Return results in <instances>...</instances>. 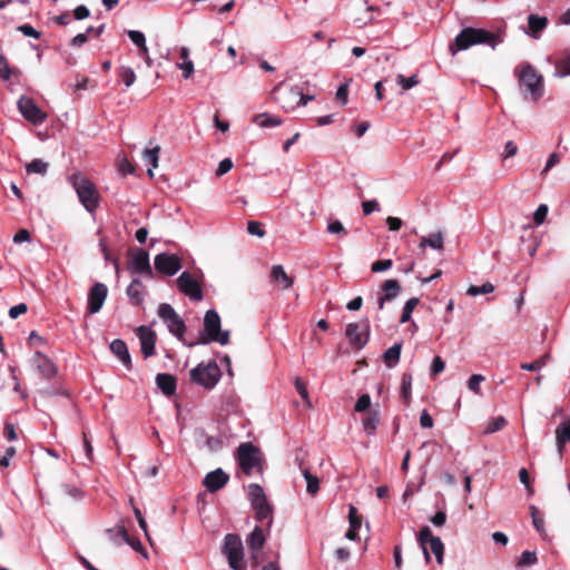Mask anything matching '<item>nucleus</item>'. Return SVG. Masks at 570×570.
<instances>
[{"label":"nucleus","mask_w":570,"mask_h":570,"mask_svg":"<svg viewBox=\"0 0 570 570\" xmlns=\"http://www.w3.org/2000/svg\"><path fill=\"white\" fill-rule=\"evenodd\" d=\"M501 42H503V37L500 33L471 27L461 30L454 40L456 51L466 50L475 45H487L495 49Z\"/></svg>","instance_id":"1"},{"label":"nucleus","mask_w":570,"mask_h":570,"mask_svg":"<svg viewBox=\"0 0 570 570\" xmlns=\"http://www.w3.org/2000/svg\"><path fill=\"white\" fill-rule=\"evenodd\" d=\"M213 342L227 345L229 343V331H223L219 314L215 309H208L204 316V328L199 337L196 342L188 343L187 346L207 345Z\"/></svg>","instance_id":"2"},{"label":"nucleus","mask_w":570,"mask_h":570,"mask_svg":"<svg viewBox=\"0 0 570 570\" xmlns=\"http://www.w3.org/2000/svg\"><path fill=\"white\" fill-rule=\"evenodd\" d=\"M68 181L83 208L90 214L95 213L99 206V193L95 184L80 173L70 175Z\"/></svg>","instance_id":"3"},{"label":"nucleus","mask_w":570,"mask_h":570,"mask_svg":"<svg viewBox=\"0 0 570 570\" xmlns=\"http://www.w3.org/2000/svg\"><path fill=\"white\" fill-rule=\"evenodd\" d=\"M248 500L252 509L255 511V519L265 531L269 532L273 524V508L268 502L264 489L257 483L248 485Z\"/></svg>","instance_id":"4"},{"label":"nucleus","mask_w":570,"mask_h":570,"mask_svg":"<svg viewBox=\"0 0 570 570\" xmlns=\"http://www.w3.org/2000/svg\"><path fill=\"white\" fill-rule=\"evenodd\" d=\"M274 98L285 111H292L299 106H305L314 99V96L305 95L298 86L282 83L274 89Z\"/></svg>","instance_id":"5"},{"label":"nucleus","mask_w":570,"mask_h":570,"mask_svg":"<svg viewBox=\"0 0 570 570\" xmlns=\"http://www.w3.org/2000/svg\"><path fill=\"white\" fill-rule=\"evenodd\" d=\"M190 381L203 386L206 390L214 389L222 377L219 366L215 361L199 363L189 372Z\"/></svg>","instance_id":"6"},{"label":"nucleus","mask_w":570,"mask_h":570,"mask_svg":"<svg viewBox=\"0 0 570 570\" xmlns=\"http://www.w3.org/2000/svg\"><path fill=\"white\" fill-rule=\"evenodd\" d=\"M416 540H417L420 548L422 549V552L424 554V559L426 562H430V560H431V556L428 550V546H430L431 552L434 554L436 562L439 564L443 563L444 544H443L441 538L432 535V531H431L430 527H428V525L422 527L417 533Z\"/></svg>","instance_id":"7"},{"label":"nucleus","mask_w":570,"mask_h":570,"mask_svg":"<svg viewBox=\"0 0 570 570\" xmlns=\"http://www.w3.org/2000/svg\"><path fill=\"white\" fill-rule=\"evenodd\" d=\"M158 316L166 324L170 334L178 338V341L183 342L185 345L188 343L184 340V334L186 331V324L184 320L178 315L175 308L167 303H161L158 306Z\"/></svg>","instance_id":"8"},{"label":"nucleus","mask_w":570,"mask_h":570,"mask_svg":"<svg viewBox=\"0 0 570 570\" xmlns=\"http://www.w3.org/2000/svg\"><path fill=\"white\" fill-rule=\"evenodd\" d=\"M237 463L246 475L261 466V451L252 442L240 443L237 448Z\"/></svg>","instance_id":"9"},{"label":"nucleus","mask_w":570,"mask_h":570,"mask_svg":"<svg viewBox=\"0 0 570 570\" xmlns=\"http://www.w3.org/2000/svg\"><path fill=\"white\" fill-rule=\"evenodd\" d=\"M222 551L224 556H226L228 564L233 570L243 569L242 561L244 559V547L238 534L227 533L224 538Z\"/></svg>","instance_id":"10"},{"label":"nucleus","mask_w":570,"mask_h":570,"mask_svg":"<svg viewBox=\"0 0 570 570\" xmlns=\"http://www.w3.org/2000/svg\"><path fill=\"white\" fill-rule=\"evenodd\" d=\"M519 80L520 83L530 92L533 101H538L543 96V78L532 66L527 65L522 68Z\"/></svg>","instance_id":"11"},{"label":"nucleus","mask_w":570,"mask_h":570,"mask_svg":"<svg viewBox=\"0 0 570 570\" xmlns=\"http://www.w3.org/2000/svg\"><path fill=\"white\" fill-rule=\"evenodd\" d=\"M17 106L22 117L35 126L41 125L47 119V114L30 97L21 96L18 99Z\"/></svg>","instance_id":"12"},{"label":"nucleus","mask_w":570,"mask_h":570,"mask_svg":"<svg viewBox=\"0 0 570 570\" xmlns=\"http://www.w3.org/2000/svg\"><path fill=\"white\" fill-rule=\"evenodd\" d=\"M128 271L130 274L142 275L147 278H154V272L150 266L149 254L144 248L136 249L128 261Z\"/></svg>","instance_id":"13"},{"label":"nucleus","mask_w":570,"mask_h":570,"mask_svg":"<svg viewBox=\"0 0 570 570\" xmlns=\"http://www.w3.org/2000/svg\"><path fill=\"white\" fill-rule=\"evenodd\" d=\"M345 334L353 347L356 350L363 348L367 344L370 337L368 320L366 318L362 322L347 324Z\"/></svg>","instance_id":"14"},{"label":"nucleus","mask_w":570,"mask_h":570,"mask_svg":"<svg viewBox=\"0 0 570 570\" xmlns=\"http://www.w3.org/2000/svg\"><path fill=\"white\" fill-rule=\"evenodd\" d=\"M154 266L157 272L167 276H174L181 268V262L177 255L160 253L155 256Z\"/></svg>","instance_id":"15"},{"label":"nucleus","mask_w":570,"mask_h":570,"mask_svg":"<svg viewBox=\"0 0 570 570\" xmlns=\"http://www.w3.org/2000/svg\"><path fill=\"white\" fill-rule=\"evenodd\" d=\"M178 289L191 301H202L204 295L200 285L188 272H183L177 278Z\"/></svg>","instance_id":"16"},{"label":"nucleus","mask_w":570,"mask_h":570,"mask_svg":"<svg viewBox=\"0 0 570 570\" xmlns=\"http://www.w3.org/2000/svg\"><path fill=\"white\" fill-rule=\"evenodd\" d=\"M108 295V287L104 283H96L88 293V311L90 314L98 313Z\"/></svg>","instance_id":"17"},{"label":"nucleus","mask_w":570,"mask_h":570,"mask_svg":"<svg viewBox=\"0 0 570 570\" xmlns=\"http://www.w3.org/2000/svg\"><path fill=\"white\" fill-rule=\"evenodd\" d=\"M32 365L43 380H51L57 373V367L52 361L41 352H36L32 357Z\"/></svg>","instance_id":"18"},{"label":"nucleus","mask_w":570,"mask_h":570,"mask_svg":"<svg viewBox=\"0 0 570 570\" xmlns=\"http://www.w3.org/2000/svg\"><path fill=\"white\" fill-rule=\"evenodd\" d=\"M137 335L140 341V350L145 358H148L155 354L156 345V333L142 325L137 328Z\"/></svg>","instance_id":"19"},{"label":"nucleus","mask_w":570,"mask_h":570,"mask_svg":"<svg viewBox=\"0 0 570 570\" xmlns=\"http://www.w3.org/2000/svg\"><path fill=\"white\" fill-rule=\"evenodd\" d=\"M229 481V475L220 468L207 473L203 480L206 489L215 493L223 489Z\"/></svg>","instance_id":"20"},{"label":"nucleus","mask_w":570,"mask_h":570,"mask_svg":"<svg viewBox=\"0 0 570 570\" xmlns=\"http://www.w3.org/2000/svg\"><path fill=\"white\" fill-rule=\"evenodd\" d=\"M266 541V535L264 533V529L261 525H256L253 531L247 535L246 543L249 550V553L253 559L258 558L264 544Z\"/></svg>","instance_id":"21"},{"label":"nucleus","mask_w":570,"mask_h":570,"mask_svg":"<svg viewBox=\"0 0 570 570\" xmlns=\"http://www.w3.org/2000/svg\"><path fill=\"white\" fill-rule=\"evenodd\" d=\"M126 294L132 305L140 306L145 301V286L138 278L132 279L126 289Z\"/></svg>","instance_id":"22"},{"label":"nucleus","mask_w":570,"mask_h":570,"mask_svg":"<svg viewBox=\"0 0 570 570\" xmlns=\"http://www.w3.org/2000/svg\"><path fill=\"white\" fill-rule=\"evenodd\" d=\"M110 351L121 362L124 366H131V357L125 341L116 338L110 343Z\"/></svg>","instance_id":"23"},{"label":"nucleus","mask_w":570,"mask_h":570,"mask_svg":"<svg viewBox=\"0 0 570 570\" xmlns=\"http://www.w3.org/2000/svg\"><path fill=\"white\" fill-rule=\"evenodd\" d=\"M156 384L166 396L173 395L177 389V382L175 376L168 373L157 374Z\"/></svg>","instance_id":"24"},{"label":"nucleus","mask_w":570,"mask_h":570,"mask_svg":"<svg viewBox=\"0 0 570 570\" xmlns=\"http://www.w3.org/2000/svg\"><path fill=\"white\" fill-rule=\"evenodd\" d=\"M271 281L277 283L283 289H288L294 284L293 278L287 275L282 265H274L272 267Z\"/></svg>","instance_id":"25"},{"label":"nucleus","mask_w":570,"mask_h":570,"mask_svg":"<svg viewBox=\"0 0 570 570\" xmlns=\"http://www.w3.org/2000/svg\"><path fill=\"white\" fill-rule=\"evenodd\" d=\"M556 442L559 452L570 442V416L563 420L556 430Z\"/></svg>","instance_id":"26"},{"label":"nucleus","mask_w":570,"mask_h":570,"mask_svg":"<svg viewBox=\"0 0 570 570\" xmlns=\"http://www.w3.org/2000/svg\"><path fill=\"white\" fill-rule=\"evenodd\" d=\"M402 351V343H394L391 347H389L384 354L383 360L389 368H393L397 365Z\"/></svg>","instance_id":"27"},{"label":"nucleus","mask_w":570,"mask_h":570,"mask_svg":"<svg viewBox=\"0 0 570 570\" xmlns=\"http://www.w3.org/2000/svg\"><path fill=\"white\" fill-rule=\"evenodd\" d=\"M548 20L544 17L538 14H530L528 17V26L530 29V36L534 39L540 37L541 31L547 27Z\"/></svg>","instance_id":"28"},{"label":"nucleus","mask_w":570,"mask_h":570,"mask_svg":"<svg viewBox=\"0 0 570 570\" xmlns=\"http://www.w3.org/2000/svg\"><path fill=\"white\" fill-rule=\"evenodd\" d=\"M379 423H380L379 410L368 411V413L362 420L364 431L366 432L367 435L375 434Z\"/></svg>","instance_id":"29"},{"label":"nucleus","mask_w":570,"mask_h":570,"mask_svg":"<svg viewBox=\"0 0 570 570\" xmlns=\"http://www.w3.org/2000/svg\"><path fill=\"white\" fill-rule=\"evenodd\" d=\"M554 76L559 78L570 76V48L566 49L562 57L556 62Z\"/></svg>","instance_id":"30"},{"label":"nucleus","mask_w":570,"mask_h":570,"mask_svg":"<svg viewBox=\"0 0 570 570\" xmlns=\"http://www.w3.org/2000/svg\"><path fill=\"white\" fill-rule=\"evenodd\" d=\"M420 247H431L433 249H443V235L441 232L424 236L421 238Z\"/></svg>","instance_id":"31"},{"label":"nucleus","mask_w":570,"mask_h":570,"mask_svg":"<svg viewBox=\"0 0 570 570\" xmlns=\"http://www.w3.org/2000/svg\"><path fill=\"white\" fill-rule=\"evenodd\" d=\"M160 147L155 146L154 148H146L142 153V159L147 165H150L151 168L148 169V174L153 176V168L158 167Z\"/></svg>","instance_id":"32"},{"label":"nucleus","mask_w":570,"mask_h":570,"mask_svg":"<svg viewBox=\"0 0 570 570\" xmlns=\"http://www.w3.org/2000/svg\"><path fill=\"white\" fill-rule=\"evenodd\" d=\"M381 288L389 301H393L401 292V286L395 279H386Z\"/></svg>","instance_id":"33"},{"label":"nucleus","mask_w":570,"mask_h":570,"mask_svg":"<svg viewBox=\"0 0 570 570\" xmlns=\"http://www.w3.org/2000/svg\"><path fill=\"white\" fill-rule=\"evenodd\" d=\"M107 534H108L109 540L115 546H121L122 543H125V541L128 540V535H129L127 530L125 529V527L108 529Z\"/></svg>","instance_id":"34"},{"label":"nucleus","mask_w":570,"mask_h":570,"mask_svg":"<svg viewBox=\"0 0 570 570\" xmlns=\"http://www.w3.org/2000/svg\"><path fill=\"white\" fill-rule=\"evenodd\" d=\"M254 121L262 128L277 127L282 124V119L279 117L268 114L257 115Z\"/></svg>","instance_id":"35"},{"label":"nucleus","mask_w":570,"mask_h":570,"mask_svg":"<svg viewBox=\"0 0 570 570\" xmlns=\"http://www.w3.org/2000/svg\"><path fill=\"white\" fill-rule=\"evenodd\" d=\"M302 474L306 480V491L312 495L316 494L320 490L318 478L313 475L306 468H302Z\"/></svg>","instance_id":"36"},{"label":"nucleus","mask_w":570,"mask_h":570,"mask_svg":"<svg viewBox=\"0 0 570 570\" xmlns=\"http://www.w3.org/2000/svg\"><path fill=\"white\" fill-rule=\"evenodd\" d=\"M48 163L42 159L36 158L26 165V170L28 174H39L46 175L48 171Z\"/></svg>","instance_id":"37"},{"label":"nucleus","mask_w":570,"mask_h":570,"mask_svg":"<svg viewBox=\"0 0 570 570\" xmlns=\"http://www.w3.org/2000/svg\"><path fill=\"white\" fill-rule=\"evenodd\" d=\"M129 39L138 47L139 53H147L146 37L141 31L128 30Z\"/></svg>","instance_id":"38"},{"label":"nucleus","mask_w":570,"mask_h":570,"mask_svg":"<svg viewBox=\"0 0 570 570\" xmlns=\"http://www.w3.org/2000/svg\"><path fill=\"white\" fill-rule=\"evenodd\" d=\"M493 291H494L493 284H491L490 282H487V283L482 284L481 286H476V285L469 286V288L466 289V294L469 296L475 297L478 295L490 294Z\"/></svg>","instance_id":"39"},{"label":"nucleus","mask_w":570,"mask_h":570,"mask_svg":"<svg viewBox=\"0 0 570 570\" xmlns=\"http://www.w3.org/2000/svg\"><path fill=\"white\" fill-rule=\"evenodd\" d=\"M118 75L127 88L131 87L136 81V73L131 67L122 66Z\"/></svg>","instance_id":"40"},{"label":"nucleus","mask_w":570,"mask_h":570,"mask_svg":"<svg viewBox=\"0 0 570 570\" xmlns=\"http://www.w3.org/2000/svg\"><path fill=\"white\" fill-rule=\"evenodd\" d=\"M419 304V298L417 297H411L410 299H407L403 306V311H402V315H401V320L400 322L402 324L409 322L411 320V316H412V313H413V309L415 308V306Z\"/></svg>","instance_id":"41"},{"label":"nucleus","mask_w":570,"mask_h":570,"mask_svg":"<svg viewBox=\"0 0 570 570\" xmlns=\"http://www.w3.org/2000/svg\"><path fill=\"white\" fill-rule=\"evenodd\" d=\"M532 524L535 530L542 535L544 533V518L539 512L535 505H530Z\"/></svg>","instance_id":"42"},{"label":"nucleus","mask_w":570,"mask_h":570,"mask_svg":"<svg viewBox=\"0 0 570 570\" xmlns=\"http://www.w3.org/2000/svg\"><path fill=\"white\" fill-rule=\"evenodd\" d=\"M548 358H549V355L546 354L543 356H541L540 358L533 361V362H530V363H522L520 366L522 370L524 371H529V372H537V371H540L541 368H543L548 362Z\"/></svg>","instance_id":"43"},{"label":"nucleus","mask_w":570,"mask_h":570,"mask_svg":"<svg viewBox=\"0 0 570 570\" xmlns=\"http://www.w3.org/2000/svg\"><path fill=\"white\" fill-rule=\"evenodd\" d=\"M411 390H412V375L410 373H404L402 375L401 382V394L405 402H409L411 399Z\"/></svg>","instance_id":"44"},{"label":"nucleus","mask_w":570,"mask_h":570,"mask_svg":"<svg viewBox=\"0 0 570 570\" xmlns=\"http://www.w3.org/2000/svg\"><path fill=\"white\" fill-rule=\"evenodd\" d=\"M507 424V420L503 416H497L494 417L485 428L484 433L485 434H492L501 429H503Z\"/></svg>","instance_id":"45"},{"label":"nucleus","mask_w":570,"mask_h":570,"mask_svg":"<svg viewBox=\"0 0 570 570\" xmlns=\"http://www.w3.org/2000/svg\"><path fill=\"white\" fill-rule=\"evenodd\" d=\"M538 561L537 554L534 551L525 550L521 553L518 566L519 567H529L533 566Z\"/></svg>","instance_id":"46"},{"label":"nucleus","mask_w":570,"mask_h":570,"mask_svg":"<svg viewBox=\"0 0 570 570\" xmlns=\"http://www.w3.org/2000/svg\"><path fill=\"white\" fill-rule=\"evenodd\" d=\"M485 380V377L481 374H472L468 380V389L474 394L480 395V384Z\"/></svg>","instance_id":"47"},{"label":"nucleus","mask_w":570,"mask_h":570,"mask_svg":"<svg viewBox=\"0 0 570 570\" xmlns=\"http://www.w3.org/2000/svg\"><path fill=\"white\" fill-rule=\"evenodd\" d=\"M397 83L402 87L403 90H410L414 86L419 83V79L415 75L411 77H404L403 75H397Z\"/></svg>","instance_id":"48"},{"label":"nucleus","mask_w":570,"mask_h":570,"mask_svg":"<svg viewBox=\"0 0 570 570\" xmlns=\"http://www.w3.org/2000/svg\"><path fill=\"white\" fill-rule=\"evenodd\" d=\"M548 212H549V208L546 204H541L538 206V208L533 213V220H534L535 225L539 226L544 222V219L548 215Z\"/></svg>","instance_id":"49"},{"label":"nucleus","mask_w":570,"mask_h":570,"mask_svg":"<svg viewBox=\"0 0 570 570\" xmlns=\"http://www.w3.org/2000/svg\"><path fill=\"white\" fill-rule=\"evenodd\" d=\"M294 385H295L297 393L301 395V397L306 402V404L308 406H311V401L308 397V392H307L305 383L299 377H296L294 381Z\"/></svg>","instance_id":"50"},{"label":"nucleus","mask_w":570,"mask_h":570,"mask_svg":"<svg viewBox=\"0 0 570 570\" xmlns=\"http://www.w3.org/2000/svg\"><path fill=\"white\" fill-rule=\"evenodd\" d=\"M393 266L392 259H381L372 264L371 271L373 273H382L390 269Z\"/></svg>","instance_id":"51"},{"label":"nucleus","mask_w":570,"mask_h":570,"mask_svg":"<svg viewBox=\"0 0 570 570\" xmlns=\"http://www.w3.org/2000/svg\"><path fill=\"white\" fill-rule=\"evenodd\" d=\"M247 232L248 234L257 237H263L265 235L262 224L256 220H249L247 223Z\"/></svg>","instance_id":"52"},{"label":"nucleus","mask_w":570,"mask_h":570,"mask_svg":"<svg viewBox=\"0 0 570 570\" xmlns=\"http://www.w3.org/2000/svg\"><path fill=\"white\" fill-rule=\"evenodd\" d=\"M371 406V396L368 394H362L354 406L355 412H364Z\"/></svg>","instance_id":"53"},{"label":"nucleus","mask_w":570,"mask_h":570,"mask_svg":"<svg viewBox=\"0 0 570 570\" xmlns=\"http://www.w3.org/2000/svg\"><path fill=\"white\" fill-rule=\"evenodd\" d=\"M82 445H83L85 455H86L88 463H92L94 462V449L91 445V441L88 439L86 432H83V434H82Z\"/></svg>","instance_id":"54"},{"label":"nucleus","mask_w":570,"mask_h":570,"mask_svg":"<svg viewBox=\"0 0 570 570\" xmlns=\"http://www.w3.org/2000/svg\"><path fill=\"white\" fill-rule=\"evenodd\" d=\"M205 446H207L212 452H216L222 449L223 442L219 438L206 435Z\"/></svg>","instance_id":"55"},{"label":"nucleus","mask_w":570,"mask_h":570,"mask_svg":"<svg viewBox=\"0 0 570 570\" xmlns=\"http://www.w3.org/2000/svg\"><path fill=\"white\" fill-rule=\"evenodd\" d=\"M233 166H234V164L230 158H224L218 164V167L216 169V176L220 177V176L227 174L233 168Z\"/></svg>","instance_id":"56"},{"label":"nucleus","mask_w":570,"mask_h":570,"mask_svg":"<svg viewBox=\"0 0 570 570\" xmlns=\"http://www.w3.org/2000/svg\"><path fill=\"white\" fill-rule=\"evenodd\" d=\"M18 30L26 37L39 39L40 32L37 31L31 24H22L18 27Z\"/></svg>","instance_id":"57"},{"label":"nucleus","mask_w":570,"mask_h":570,"mask_svg":"<svg viewBox=\"0 0 570 570\" xmlns=\"http://www.w3.org/2000/svg\"><path fill=\"white\" fill-rule=\"evenodd\" d=\"M177 67L183 70V77L188 79L194 73V62L191 60H185L177 63Z\"/></svg>","instance_id":"58"},{"label":"nucleus","mask_w":570,"mask_h":570,"mask_svg":"<svg viewBox=\"0 0 570 570\" xmlns=\"http://www.w3.org/2000/svg\"><path fill=\"white\" fill-rule=\"evenodd\" d=\"M444 368H445V362L440 356H435L431 364V374L438 375L441 372H443Z\"/></svg>","instance_id":"59"},{"label":"nucleus","mask_w":570,"mask_h":570,"mask_svg":"<svg viewBox=\"0 0 570 570\" xmlns=\"http://www.w3.org/2000/svg\"><path fill=\"white\" fill-rule=\"evenodd\" d=\"M28 311V306L24 303H20L18 305H14L10 307L9 309V316L14 320L19 317L20 315L24 314Z\"/></svg>","instance_id":"60"},{"label":"nucleus","mask_w":570,"mask_h":570,"mask_svg":"<svg viewBox=\"0 0 570 570\" xmlns=\"http://www.w3.org/2000/svg\"><path fill=\"white\" fill-rule=\"evenodd\" d=\"M559 163H560V156L557 153L550 154L541 174L542 175L547 174L552 167H554Z\"/></svg>","instance_id":"61"},{"label":"nucleus","mask_w":570,"mask_h":570,"mask_svg":"<svg viewBox=\"0 0 570 570\" xmlns=\"http://www.w3.org/2000/svg\"><path fill=\"white\" fill-rule=\"evenodd\" d=\"M347 94H348V85L343 83L337 88L336 91V100L340 101L342 105L347 104Z\"/></svg>","instance_id":"62"},{"label":"nucleus","mask_w":570,"mask_h":570,"mask_svg":"<svg viewBox=\"0 0 570 570\" xmlns=\"http://www.w3.org/2000/svg\"><path fill=\"white\" fill-rule=\"evenodd\" d=\"M363 213L370 215L375 210H379V203L375 199L365 200L362 203Z\"/></svg>","instance_id":"63"},{"label":"nucleus","mask_w":570,"mask_h":570,"mask_svg":"<svg viewBox=\"0 0 570 570\" xmlns=\"http://www.w3.org/2000/svg\"><path fill=\"white\" fill-rule=\"evenodd\" d=\"M430 521L435 527H443L446 522L445 511H438L433 517H431Z\"/></svg>","instance_id":"64"}]
</instances>
